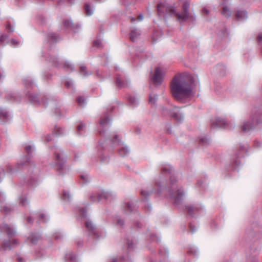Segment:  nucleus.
Listing matches in <instances>:
<instances>
[{"label": "nucleus", "instance_id": "1", "mask_svg": "<svg viewBox=\"0 0 262 262\" xmlns=\"http://www.w3.org/2000/svg\"><path fill=\"white\" fill-rule=\"evenodd\" d=\"M155 183L158 193L165 190L173 200L175 205L181 204L185 193L182 187L178 184L172 167L168 164L163 165L159 177Z\"/></svg>", "mask_w": 262, "mask_h": 262}, {"label": "nucleus", "instance_id": "2", "mask_svg": "<svg viewBox=\"0 0 262 262\" xmlns=\"http://www.w3.org/2000/svg\"><path fill=\"white\" fill-rule=\"evenodd\" d=\"M192 85L191 81H188L181 76H175L171 84V91L173 97L178 101H182L186 98L192 95Z\"/></svg>", "mask_w": 262, "mask_h": 262}, {"label": "nucleus", "instance_id": "3", "mask_svg": "<svg viewBox=\"0 0 262 262\" xmlns=\"http://www.w3.org/2000/svg\"><path fill=\"white\" fill-rule=\"evenodd\" d=\"M189 5V2H185L183 5V11L181 13H178L172 6L161 3L157 6V11L159 16H164L166 14L176 16L177 20L180 23L185 22L188 19L194 20L195 18L190 16L188 12Z\"/></svg>", "mask_w": 262, "mask_h": 262}, {"label": "nucleus", "instance_id": "4", "mask_svg": "<svg viewBox=\"0 0 262 262\" xmlns=\"http://www.w3.org/2000/svg\"><path fill=\"white\" fill-rule=\"evenodd\" d=\"M261 114H262V112L258 110L256 108H255L254 110L252 111L250 116V120L244 122L243 124L241 125L240 127L244 133H247L253 129L256 124L261 123L262 122V119L260 117Z\"/></svg>", "mask_w": 262, "mask_h": 262}, {"label": "nucleus", "instance_id": "5", "mask_svg": "<svg viewBox=\"0 0 262 262\" xmlns=\"http://www.w3.org/2000/svg\"><path fill=\"white\" fill-rule=\"evenodd\" d=\"M25 150L27 153L25 160L20 163H18L14 168H13L10 165L7 166V172L8 173L13 174L14 172L21 169L24 166L31 163V156L33 151L32 147L31 145H27L25 148Z\"/></svg>", "mask_w": 262, "mask_h": 262}, {"label": "nucleus", "instance_id": "6", "mask_svg": "<svg viewBox=\"0 0 262 262\" xmlns=\"http://www.w3.org/2000/svg\"><path fill=\"white\" fill-rule=\"evenodd\" d=\"M162 112L164 115H169L178 122H181L184 120V115L180 111L179 107L173 106L170 109L163 107Z\"/></svg>", "mask_w": 262, "mask_h": 262}, {"label": "nucleus", "instance_id": "7", "mask_svg": "<svg viewBox=\"0 0 262 262\" xmlns=\"http://www.w3.org/2000/svg\"><path fill=\"white\" fill-rule=\"evenodd\" d=\"M55 155L54 166L56 170L61 173V170L63 169L65 160H64L62 151L58 148H55L53 150Z\"/></svg>", "mask_w": 262, "mask_h": 262}, {"label": "nucleus", "instance_id": "8", "mask_svg": "<svg viewBox=\"0 0 262 262\" xmlns=\"http://www.w3.org/2000/svg\"><path fill=\"white\" fill-rule=\"evenodd\" d=\"M121 141L119 139L118 136L113 134L111 137L106 139L104 142L100 141L99 146L102 148H106L107 145H111L112 147L120 145Z\"/></svg>", "mask_w": 262, "mask_h": 262}, {"label": "nucleus", "instance_id": "9", "mask_svg": "<svg viewBox=\"0 0 262 262\" xmlns=\"http://www.w3.org/2000/svg\"><path fill=\"white\" fill-rule=\"evenodd\" d=\"M185 208L187 214L191 217H193L195 214L200 213L202 207L199 204H192L186 206Z\"/></svg>", "mask_w": 262, "mask_h": 262}, {"label": "nucleus", "instance_id": "10", "mask_svg": "<svg viewBox=\"0 0 262 262\" xmlns=\"http://www.w3.org/2000/svg\"><path fill=\"white\" fill-rule=\"evenodd\" d=\"M0 231L5 232L10 238L13 237L16 234V231L11 225L3 224L0 227Z\"/></svg>", "mask_w": 262, "mask_h": 262}, {"label": "nucleus", "instance_id": "11", "mask_svg": "<svg viewBox=\"0 0 262 262\" xmlns=\"http://www.w3.org/2000/svg\"><path fill=\"white\" fill-rule=\"evenodd\" d=\"M115 83L116 86L119 89L128 86V81L127 79L124 75L121 74L116 75Z\"/></svg>", "mask_w": 262, "mask_h": 262}, {"label": "nucleus", "instance_id": "12", "mask_svg": "<svg viewBox=\"0 0 262 262\" xmlns=\"http://www.w3.org/2000/svg\"><path fill=\"white\" fill-rule=\"evenodd\" d=\"M19 242L16 239H13L12 241L10 240L5 241L1 244V250H11L12 248L17 246Z\"/></svg>", "mask_w": 262, "mask_h": 262}, {"label": "nucleus", "instance_id": "13", "mask_svg": "<svg viewBox=\"0 0 262 262\" xmlns=\"http://www.w3.org/2000/svg\"><path fill=\"white\" fill-rule=\"evenodd\" d=\"M108 195V193L105 192L93 193L90 196V199L91 201L94 202H100L103 199L107 200Z\"/></svg>", "mask_w": 262, "mask_h": 262}, {"label": "nucleus", "instance_id": "14", "mask_svg": "<svg viewBox=\"0 0 262 262\" xmlns=\"http://www.w3.org/2000/svg\"><path fill=\"white\" fill-rule=\"evenodd\" d=\"M163 80V73L160 68H157L155 71V75L152 80L154 84L159 85L162 83Z\"/></svg>", "mask_w": 262, "mask_h": 262}, {"label": "nucleus", "instance_id": "15", "mask_svg": "<svg viewBox=\"0 0 262 262\" xmlns=\"http://www.w3.org/2000/svg\"><path fill=\"white\" fill-rule=\"evenodd\" d=\"M85 226L90 235H94L96 238L98 237L97 229L90 220H87L85 222Z\"/></svg>", "mask_w": 262, "mask_h": 262}, {"label": "nucleus", "instance_id": "16", "mask_svg": "<svg viewBox=\"0 0 262 262\" xmlns=\"http://www.w3.org/2000/svg\"><path fill=\"white\" fill-rule=\"evenodd\" d=\"M226 125V122L223 119L217 118L215 121L213 122L211 124V128H222L225 127Z\"/></svg>", "mask_w": 262, "mask_h": 262}, {"label": "nucleus", "instance_id": "17", "mask_svg": "<svg viewBox=\"0 0 262 262\" xmlns=\"http://www.w3.org/2000/svg\"><path fill=\"white\" fill-rule=\"evenodd\" d=\"M9 114L6 110L0 108V123L7 122L9 119Z\"/></svg>", "mask_w": 262, "mask_h": 262}, {"label": "nucleus", "instance_id": "18", "mask_svg": "<svg viewBox=\"0 0 262 262\" xmlns=\"http://www.w3.org/2000/svg\"><path fill=\"white\" fill-rule=\"evenodd\" d=\"M63 25L67 29L70 28L74 32H76V30L80 28L78 24H73L71 21L68 19L63 21Z\"/></svg>", "mask_w": 262, "mask_h": 262}, {"label": "nucleus", "instance_id": "19", "mask_svg": "<svg viewBox=\"0 0 262 262\" xmlns=\"http://www.w3.org/2000/svg\"><path fill=\"white\" fill-rule=\"evenodd\" d=\"M124 209L125 211L133 212L136 210V206L134 202L129 201L125 203Z\"/></svg>", "mask_w": 262, "mask_h": 262}, {"label": "nucleus", "instance_id": "20", "mask_svg": "<svg viewBox=\"0 0 262 262\" xmlns=\"http://www.w3.org/2000/svg\"><path fill=\"white\" fill-rule=\"evenodd\" d=\"M110 121V120L108 117V113L107 111L104 113V116L101 118L99 123L100 126L102 128H104L108 124Z\"/></svg>", "mask_w": 262, "mask_h": 262}, {"label": "nucleus", "instance_id": "21", "mask_svg": "<svg viewBox=\"0 0 262 262\" xmlns=\"http://www.w3.org/2000/svg\"><path fill=\"white\" fill-rule=\"evenodd\" d=\"M235 17L238 21H243L248 17L247 12L245 11H237L235 14Z\"/></svg>", "mask_w": 262, "mask_h": 262}, {"label": "nucleus", "instance_id": "22", "mask_svg": "<svg viewBox=\"0 0 262 262\" xmlns=\"http://www.w3.org/2000/svg\"><path fill=\"white\" fill-rule=\"evenodd\" d=\"M6 98L7 100L12 102H18L20 100V97L19 95L12 93H8L6 96Z\"/></svg>", "mask_w": 262, "mask_h": 262}, {"label": "nucleus", "instance_id": "23", "mask_svg": "<svg viewBox=\"0 0 262 262\" xmlns=\"http://www.w3.org/2000/svg\"><path fill=\"white\" fill-rule=\"evenodd\" d=\"M140 35V31L138 29L134 28L132 29L130 33V39L134 42L136 38Z\"/></svg>", "mask_w": 262, "mask_h": 262}, {"label": "nucleus", "instance_id": "24", "mask_svg": "<svg viewBox=\"0 0 262 262\" xmlns=\"http://www.w3.org/2000/svg\"><path fill=\"white\" fill-rule=\"evenodd\" d=\"M40 239V236L38 234L32 233L28 237V240L32 244H36Z\"/></svg>", "mask_w": 262, "mask_h": 262}, {"label": "nucleus", "instance_id": "25", "mask_svg": "<svg viewBox=\"0 0 262 262\" xmlns=\"http://www.w3.org/2000/svg\"><path fill=\"white\" fill-rule=\"evenodd\" d=\"M125 245L127 247V252L133 251L135 247V245L132 241L129 238H127L125 241Z\"/></svg>", "mask_w": 262, "mask_h": 262}, {"label": "nucleus", "instance_id": "26", "mask_svg": "<svg viewBox=\"0 0 262 262\" xmlns=\"http://www.w3.org/2000/svg\"><path fill=\"white\" fill-rule=\"evenodd\" d=\"M47 37L50 42H56L59 39V36L54 33H49Z\"/></svg>", "mask_w": 262, "mask_h": 262}, {"label": "nucleus", "instance_id": "27", "mask_svg": "<svg viewBox=\"0 0 262 262\" xmlns=\"http://www.w3.org/2000/svg\"><path fill=\"white\" fill-rule=\"evenodd\" d=\"M28 95L29 101L33 103H39V98L38 97L35 95H32L29 92L26 94Z\"/></svg>", "mask_w": 262, "mask_h": 262}, {"label": "nucleus", "instance_id": "28", "mask_svg": "<svg viewBox=\"0 0 262 262\" xmlns=\"http://www.w3.org/2000/svg\"><path fill=\"white\" fill-rule=\"evenodd\" d=\"M129 150L126 146H122L119 148L118 154L120 156L124 157L129 154Z\"/></svg>", "mask_w": 262, "mask_h": 262}, {"label": "nucleus", "instance_id": "29", "mask_svg": "<svg viewBox=\"0 0 262 262\" xmlns=\"http://www.w3.org/2000/svg\"><path fill=\"white\" fill-rule=\"evenodd\" d=\"M222 15L226 17H229L231 16L232 12L227 6L223 7L222 12Z\"/></svg>", "mask_w": 262, "mask_h": 262}, {"label": "nucleus", "instance_id": "30", "mask_svg": "<svg viewBox=\"0 0 262 262\" xmlns=\"http://www.w3.org/2000/svg\"><path fill=\"white\" fill-rule=\"evenodd\" d=\"M65 259L66 262H76V259L72 253H67L65 256Z\"/></svg>", "mask_w": 262, "mask_h": 262}, {"label": "nucleus", "instance_id": "31", "mask_svg": "<svg viewBox=\"0 0 262 262\" xmlns=\"http://www.w3.org/2000/svg\"><path fill=\"white\" fill-rule=\"evenodd\" d=\"M80 73L82 76L84 77L88 76L89 75H90L92 74V72L88 71L86 70V67L84 66H82L80 67Z\"/></svg>", "mask_w": 262, "mask_h": 262}, {"label": "nucleus", "instance_id": "32", "mask_svg": "<svg viewBox=\"0 0 262 262\" xmlns=\"http://www.w3.org/2000/svg\"><path fill=\"white\" fill-rule=\"evenodd\" d=\"M19 205L22 206H26L29 204V201L25 195H22L19 197Z\"/></svg>", "mask_w": 262, "mask_h": 262}, {"label": "nucleus", "instance_id": "33", "mask_svg": "<svg viewBox=\"0 0 262 262\" xmlns=\"http://www.w3.org/2000/svg\"><path fill=\"white\" fill-rule=\"evenodd\" d=\"M61 199L65 201H67V202L70 201L71 195L70 194L68 191H67V190L63 191Z\"/></svg>", "mask_w": 262, "mask_h": 262}, {"label": "nucleus", "instance_id": "34", "mask_svg": "<svg viewBox=\"0 0 262 262\" xmlns=\"http://www.w3.org/2000/svg\"><path fill=\"white\" fill-rule=\"evenodd\" d=\"M48 220V217L46 214L43 213H39L37 222L40 223L41 222L46 223Z\"/></svg>", "mask_w": 262, "mask_h": 262}, {"label": "nucleus", "instance_id": "35", "mask_svg": "<svg viewBox=\"0 0 262 262\" xmlns=\"http://www.w3.org/2000/svg\"><path fill=\"white\" fill-rule=\"evenodd\" d=\"M158 99V95L156 94H150L149 96V103L151 105H155Z\"/></svg>", "mask_w": 262, "mask_h": 262}, {"label": "nucleus", "instance_id": "36", "mask_svg": "<svg viewBox=\"0 0 262 262\" xmlns=\"http://www.w3.org/2000/svg\"><path fill=\"white\" fill-rule=\"evenodd\" d=\"M84 8L85 10V13L87 15L90 16L93 14V9H92L91 6L88 4H85L84 5Z\"/></svg>", "mask_w": 262, "mask_h": 262}, {"label": "nucleus", "instance_id": "37", "mask_svg": "<svg viewBox=\"0 0 262 262\" xmlns=\"http://www.w3.org/2000/svg\"><path fill=\"white\" fill-rule=\"evenodd\" d=\"M1 207V211L5 214H8L12 211L11 207L7 205L2 206Z\"/></svg>", "mask_w": 262, "mask_h": 262}, {"label": "nucleus", "instance_id": "38", "mask_svg": "<svg viewBox=\"0 0 262 262\" xmlns=\"http://www.w3.org/2000/svg\"><path fill=\"white\" fill-rule=\"evenodd\" d=\"M78 214L82 218H85L86 216V211L82 207H78Z\"/></svg>", "mask_w": 262, "mask_h": 262}, {"label": "nucleus", "instance_id": "39", "mask_svg": "<svg viewBox=\"0 0 262 262\" xmlns=\"http://www.w3.org/2000/svg\"><path fill=\"white\" fill-rule=\"evenodd\" d=\"M209 143L210 140L206 137H201L199 140V143L203 146L208 145Z\"/></svg>", "mask_w": 262, "mask_h": 262}, {"label": "nucleus", "instance_id": "40", "mask_svg": "<svg viewBox=\"0 0 262 262\" xmlns=\"http://www.w3.org/2000/svg\"><path fill=\"white\" fill-rule=\"evenodd\" d=\"M24 84L27 89H29L30 87H32L33 83L30 78H27L23 80Z\"/></svg>", "mask_w": 262, "mask_h": 262}, {"label": "nucleus", "instance_id": "41", "mask_svg": "<svg viewBox=\"0 0 262 262\" xmlns=\"http://www.w3.org/2000/svg\"><path fill=\"white\" fill-rule=\"evenodd\" d=\"M128 101H129V103H130V104H131L133 106H135L137 104L138 100L135 96H129L128 97Z\"/></svg>", "mask_w": 262, "mask_h": 262}, {"label": "nucleus", "instance_id": "42", "mask_svg": "<svg viewBox=\"0 0 262 262\" xmlns=\"http://www.w3.org/2000/svg\"><path fill=\"white\" fill-rule=\"evenodd\" d=\"M53 133L54 134H55L57 136L62 135L63 133L62 129L59 126H58L57 125L55 126Z\"/></svg>", "mask_w": 262, "mask_h": 262}, {"label": "nucleus", "instance_id": "43", "mask_svg": "<svg viewBox=\"0 0 262 262\" xmlns=\"http://www.w3.org/2000/svg\"><path fill=\"white\" fill-rule=\"evenodd\" d=\"M239 154H238V153L237 154V155L236 156V159L235 160H234V161L233 162V166L234 169H235L236 167H237L238 165H239V164H240V161L238 159Z\"/></svg>", "mask_w": 262, "mask_h": 262}, {"label": "nucleus", "instance_id": "44", "mask_svg": "<svg viewBox=\"0 0 262 262\" xmlns=\"http://www.w3.org/2000/svg\"><path fill=\"white\" fill-rule=\"evenodd\" d=\"M111 262H129L128 259H125L124 257H121L119 259L117 258H113Z\"/></svg>", "mask_w": 262, "mask_h": 262}, {"label": "nucleus", "instance_id": "45", "mask_svg": "<svg viewBox=\"0 0 262 262\" xmlns=\"http://www.w3.org/2000/svg\"><path fill=\"white\" fill-rule=\"evenodd\" d=\"M80 179L82 184H85L89 182V177L87 174H82L80 176Z\"/></svg>", "mask_w": 262, "mask_h": 262}, {"label": "nucleus", "instance_id": "46", "mask_svg": "<svg viewBox=\"0 0 262 262\" xmlns=\"http://www.w3.org/2000/svg\"><path fill=\"white\" fill-rule=\"evenodd\" d=\"M77 102L79 105L83 106L85 103V100L82 97L80 96L77 99Z\"/></svg>", "mask_w": 262, "mask_h": 262}, {"label": "nucleus", "instance_id": "47", "mask_svg": "<svg viewBox=\"0 0 262 262\" xmlns=\"http://www.w3.org/2000/svg\"><path fill=\"white\" fill-rule=\"evenodd\" d=\"M64 68L67 70L72 71L73 69V67L69 62H65L64 63Z\"/></svg>", "mask_w": 262, "mask_h": 262}, {"label": "nucleus", "instance_id": "48", "mask_svg": "<svg viewBox=\"0 0 262 262\" xmlns=\"http://www.w3.org/2000/svg\"><path fill=\"white\" fill-rule=\"evenodd\" d=\"M50 60L56 67L59 66L58 62L56 57H52L50 58Z\"/></svg>", "mask_w": 262, "mask_h": 262}, {"label": "nucleus", "instance_id": "49", "mask_svg": "<svg viewBox=\"0 0 262 262\" xmlns=\"http://www.w3.org/2000/svg\"><path fill=\"white\" fill-rule=\"evenodd\" d=\"M152 192V191L149 192L145 190H142L141 191V194L142 196H144L145 199L147 196H149Z\"/></svg>", "mask_w": 262, "mask_h": 262}, {"label": "nucleus", "instance_id": "50", "mask_svg": "<svg viewBox=\"0 0 262 262\" xmlns=\"http://www.w3.org/2000/svg\"><path fill=\"white\" fill-rule=\"evenodd\" d=\"M84 124L82 123H81L77 127V132L78 134H81V131L83 130V128L84 127Z\"/></svg>", "mask_w": 262, "mask_h": 262}, {"label": "nucleus", "instance_id": "51", "mask_svg": "<svg viewBox=\"0 0 262 262\" xmlns=\"http://www.w3.org/2000/svg\"><path fill=\"white\" fill-rule=\"evenodd\" d=\"M187 253L189 254H193L195 255L197 254V251L194 248H190L187 251Z\"/></svg>", "mask_w": 262, "mask_h": 262}, {"label": "nucleus", "instance_id": "52", "mask_svg": "<svg viewBox=\"0 0 262 262\" xmlns=\"http://www.w3.org/2000/svg\"><path fill=\"white\" fill-rule=\"evenodd\" d=\"M117 225L119 226H122L124 225V221L120 218H118L117 220Z\"/></svg>", "mask_w": 262, "mask_h": 262}, {"label": "nucleus", "instance_id": "53", "mask_svg": "<svg viewBox=\"0 0 262 262\" xmlns=\"http://www.w3.org/2000/svg\"><path fill=\"white\" fill-rule=\"evenodd\" d=\"M189 230L191 233H193L196 230V228L190 223L189 224Z\"/></svg>", "mask_w": 262, "mask_h": 262}, {"label": "nucleus", "instance_id": "54", "mask_svg": "<svg viewBox=\"0 0 262 262\" xmlns=\"http://www.w3.org/2000/svg\"><path fill=\"white\" fill-rule=\"evenodd\" d=\"M101 42L99 40H95L93 43L94 46L98 48H100L101 47Z\"/></svg>", "mask_w": 262, "mask_h": 262}, {"label": "nucleus", "instance_id": "55", "mask_svg": "<svg viewBox=\"0 0 262 262\" xmlns=\"http://www.w3.org/2000/svg\"><path fill=\"white\" fill-rule=\"evenodd\" d=\"M8 37V36L7 35H2L0 36V43L4 42Z\"/></svg>", "mask_w": 262, "mask_h": 262}, {"label": "nucleus", "instance_id": "56", "mask_svg": "<svg viewBox=\"0 0 262 262\" xmlns=\"http://www.w3.org/2000/svg\"><path fill=\"white\" fill-rule=\"evenodd\" d=\"M72 85V82L71 81H66L65 82V86L67 88H70Z\"/></svg>", "mask_w": 262, "mask_h": 262}, {"label": "nucleus", "instance_id": "57", "mask_svg": "<svg viewBox=\"0 0 262 262\" xmlns=\"http://www.w3.org/2000/svg\"><path fill=\"white\" fill-rule=\"evenodd\" d=\"M100 160L102 162L106 163L108 161L107 157H104L102 155V157H100Z\"/></svg>", "mask_w": 262, "mask_h": 262}, {"label": "nucleus", "instance_id": "58", "mask_svg": "<svg viewBox=\"0 0 262 262\" xmlns=\"http://www.w3.org/2000/svg\"><path fill=\"white\" fill-rule=\"evenodd\" d=\"M6 28H7V29L8 30V31H9V32H13V28H12V27L10 25V24H8L7 25Z\"/></svg>", "mask_w": 262, "mask_h": 262}, {"label": "nucleus", "instance_id": "59", "mask_svg": "<svg viewBox=\"0 0 262 262\" xmlns=\"http://www.w3.org/2000/svg\"><path fill=\"white\" fill-rule=\"evenodd\" d=\"M61 234L60 233H57L54 235V237L55 239L57 240L60 238Z\"/></svg>", "mask_w": 262, "mask_h": 262}, {"label": "nucleus", "instance_id": "60", "mask_svg": "<svg viewBox=\"0 0 262 262\" xmlns=\"http://www.w3.org/2000/svg\"><path fill=\"white\" fill-rule=\"evenodd\" d=\"M202 13H203V15H204V14L208 15L209 13V11L206 8H204L202 10Z\"/></svg>", "mask_w": 262, "mask_h": 262}, {"label": "nucleus", "instance_id": "61", "mask_svg": "<svg viewBox=\"0 0 262 262\" xmlns=\"http://www.w3.org/2000/svg\"><path fill=\"white\" fill-rule=\"evenodd\" d=\"M45 99H48V98L46 97V96H45L43 97L42 98V99H41V103L44 104L45 106L46 105V102L45 101Z\"/></svg>", "mask_w": 262, "mask_h": 262}, {"label": "nucleus", "instance_id": "62", "mask_svg": "<svg viewBox=\"0 0 262 262\" xmlns=\"http://www.w3.org/2000/svg\"><path fill=\"white\" fill-rule=\"evenodd\" d=\"M27 222L28 223H30V224H32L33 222V219L32 218V217L31 216H28L27 217Z\"/></svg>", "mask_w": 262, "mask_h": 262}, {"label": "nucleus", "instance_id": "63", "mask_svg": "<svg viewBox=\"0 0 262 262\" xmlns=\"http://www.w3.org/2000/svg\"><path fill=\"white\" fill-rule=\"evenodd\" d=\"M11 43L13 45H17L18 44V42L14 39H11Z\"/></svg>", "mask_w": 262, "mask_h": 262}, {"label": "nucleus", "instance_id": "64", "mask_svg": "<svg viewBox=\"0 0 262 262\" xmlns=\"http://www.w3.org/2000/svg\"><path fill=\"white\" fill-rule=\"evenodd\" d=\"M257 40L258 41L261 42L262 41V33L259 34L257 36Z\"/></svg>", "mask_w": 262, "mask_h": 262}]
</instances>
